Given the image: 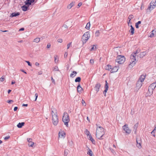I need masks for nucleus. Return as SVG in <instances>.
<instances>
[{
    "mask_svg": "<svg viewBox=\"0 0 156 156\" xmlns=\"http://www.w3.org/2000/svg\"><path fill=\"white\" fill-rule=\"evenodd\" d=\"M142 85V83L140 81H137L136 83V87L138 89H140Z\"/></svg>",
    "mask_w": 156,
    "mask_h": 156,
    "instance_id": "12",
    "label": "nucleus"
},
{
    "mask_svg": "<svg viewBox=\"0 0 156 156\" xmlns=\"http://www.w3.org/2000/svg\"><path fill=\"white\" fill-rule=\"evenodd\" d=\"M87 154L90 156L93 155V152L90 149H89L87 152Z\"/></svg>",
    "mask_w": 156,
    "mask_h": 156,
    "instance_id": "36",
    "label": "nucleus"
},
{
    "mask_svg": "<svg viewBox=\"0 0 156 156\" xmlns=\"http://www.w3.org/2000/svg\"><path fill=\"white\" fill-rule=\"evenodd\" d=\"M62 121L66 127L68 126V123L69 121V116L66 112L64 113L62 117Z\"/></svg>",
    "mask_w": 156,
    "mask_h": 156,
    "instance_id": "2",
    "label": "nucleus"
},
{
    "mask_svg": "<svg viewBox=\"0 0 156 156\" xmlns=\"http://www.w3.org/2000/svg\"><path fill=\"white\" fill-rule=\"evenodd\" d=\"M146 54V51H143L141 52L139 54V56L140 58H143Z\"/></svg>",
    "mask_w": 156,
    "mask_h": 156,
    "instance_id": "18",
    "label": "nucleus"
},
{
    "mask_svg": "<svg viewBox=\"0 0 156 156\" xmlns=\"http://www.w3.org/2000/svg\"><path fill=\"white\" fill-rule=\"evenodd\" d=\"M137 143L136 146L139 148H140L142 147L141 145V141L140 140H138L137 138H136Z\"/></svg>",
    "mask_w": 156,
    "mask_h": 156,
    "instance_id": "13",
    "label": "nucleus"
},
{
    "mask_svg": "<svg viewBox=\"0 0 156 156\" xmlns=\"http://www.w3.org/2000/svg\"><path fill=\"white\" fill-rule=\"evenodd\" d=\"M90 23H88L85 27V28L87 29V30H89L90 29Z\"/></svg>",
    "mask_w": 156,
    "mask_h": 156,
    "instance_id": "34",
    "label": "nucleus"
},
{
    "mask_svg": "<svg viewBox=\"0 0 156 156\" xmlns=\"http://www.w3.org/2000/svg\"><path fill=\"white\" fill-rule=\"evenodd\" d=\"M25 124L24 122H19L17 125V127L19 128H21Z\"/></svg>",
    "mask_w": 156,
    "mask_h": 156,
    "instance_id": "21",
    "label": "nucleus"
},
{
    "mask_svg": "<svg viewBox=\"0 0 156 156\" xmlns=\"http://www.w3.org/2000/svg\"><path fill=\"white\" fill-rule=\"evenodd\" d=\"M58 118L57 115V110H55V113L52 115V120L53 124L55 126H56L58 122Z\"/></svg>",
    "mask_w": 156,
    "mask_h": 156,
    "instance_id": "1",
    "label": "nucleus"
},
{
    "mask_svg": "<svg viewBox=\"0 0 156 156\" xmlns=\"http://www.w3.org/2000/svg\"><path fill=\"white\" fill-rule=\"evenodd\" d=\"M88 38H86L85 37L82 36V41L83 43H86L88 40Z\"/></svg>",
    "mask_w": 156,
    "mask_h": 156,
    "instance_id": "24",
    "label": "nucleus"
},
{
    "mask_svg": "<svg viewBox=\"0 0 156 156\" xmlns=\"http://www.w3.org/2000/svg\"><path fill=\"white\" fill-rule=\"evenodd\" d=\"M107 90L105 89V90L104 91L103 93L104 95V96L105 97L106 96V93L107 92Z\"/></svg>",
    "mask_w": 156,
    "mask_h": 156,
    "instance_id": "46",
    "label": "nucleus"
},
{
    "mask_svg": "<svg viewBox=\"0 0 156 156\" xmlns=\"http://www.w3.org/2000/svg\"><path fill=\"white\" fill-rule=\"evenodd\" d=\"M68 154V151H66V150H65V151H64V155L65 156H66Z\"/></svg>",
    "mask_w": 156,
    "mask_h": 156,
    "instance_id": "51",
    "label": "nucleus"
},
{
    "mask_svg": "<svg viewBox=\"0 0 156 156\" xmlns=\"http://www.w3.org/2000/svg\"><path fill=\"white\" fill-rule=\"evenodd\" d=\"M101 85L100 83H97V84L95 85V86L94 87V88L97 91V92H98V91L99 90V89L100 87H101Z\"/></svg>",
    "mask_w": 156,
    "mask_h": 156,
    "instance_id": "9",
    "label": "nucleus"
},
{
    "mask_svg": "<svg viewBox=\"0 0 156 156\" xmlns=\"http://www.w3.org/2000/svg\"><path fill=\"white\" fill-rule=\"evenodd\" d=\"M51 80L53 83H55V80H54L53 79L52 77H51Z\"/></svg>",
    "mask_w": 156,
    "mask_h": 156,
    "instance_id": "61",
    "label": "nucleus"
},
{
    "mask_svg": "<svg viewBox=\"0 0 156 156\" xmlns=\"http://www.w3.org/2000/svg\"><path fill=\"white\" fill-rule=\"evenodd\" d=\"M112 69V66L109 65H108L105 67V69L108 70H110V69L111 70Z\"/></svg>",
    "mask_w": 156,
    "mask_h": 156,
    "instance_id": "28",
    "label": "nucleus"
},
{
    "mask_svg": "<svg viewBox=\"0 0 156 156\" xmlns=\"http://www.w3.org/2000/svg\"><path fill=\"white\" fill-rule=\"evenodd\" d=\"M151 2L153 3L154 4H156V1L155 0H153Z\"/></svg>",
    "mask_w": 156,
    "mask_h": 156,
    "instance_id": "64",
    "label": "nucleus"
},
{
    "mask_svg": "<svg viewBox=\"0 0 156 156\" xmlns=\"http://www.w3.org/2000/svg\"><path fill=\"white\" fill-rule=\"evenodd\" d=\"M82 5V3L81 2H80L79 3L78 5V8H79Z\"/></svg>",
    "mask_w": 156,
    "mask_h": 156,
    "instance_id": "58",
    "label": "nucleus"
},
{
    "mask_svg": "<svg viewBox=\"0 0 156 156\" xmlns=\"http://www.w3.org/2000/svg\"><path fill=\"white\" fill-rule=\"evenodd\" d=\"M96 48V47L95 46V45H93L92 46V47L91 48V49H90V51H93L94 50V48Z\"/></svg>",
    "mask_w": 156,
    "mask_h": 156,
    "instance_id": "42",
    "label": "nucleus"
},
{
    "mask_svg": "<svg viewBox=\"0 0 156 156\" xmlns=\"http://www.w3.org/2000/svg\"><path fill=\"white\" fill-rule=\"evenodd\" d=\"M153 90L150 87L148 88V90L146 94L147 96H150L153 94Z\"/></svg>",
    "mask_w": 156,
    "mask_h": 156,
    "instance_id": "8",
    "label": "nucleus"
},
{
    "mask_svg": "<svg viewBox=\"0 0 156 156\" xmlns=\"http://www.w3.org/2000/svg\"><path fill=\"white\" fill-rule=\"evenodd\" d=\"M150 6H149L147 8V10L149 9L150 10H153L155 8L156 6V4H154L153 3L151 2L150 4Z\"/></svg>",
    "mask_w": 156,
    "mask_h": 156,
    "instance_id": "7",
    "label": "nucleus"
},
{
    "mask_svg": "<svg viewBox=\"0 0 156 156\" xmlns=\"http://www.w3.org/2000/svg\"><path fill=\"white\" fill-rule=\"evenodd\" d=\"M105 90H108V83H107L106 80L105 81Z\"/></svg>",
    "mask_w": 156,
    "mask_h": 156,
    "instance_id": "32",
    "label": "nucleus"
},
{
    "mask_svg": "<svg viewBox=\"0 0 156 156\" xmlns=\"http://www.w3.org/2000/svg\"><path fill=\"white\" fill-rule=\"evenodd\" d=\"M77 73L76 71H73L72 73L70 75V77L72 78L74 77L76 75Z\"/></svg>",
    "mask_w": 156,
    "mask_h": 156,
    "instance_id": "20",
    "label": "nucleus"
},
{
    "mask_svg": "<svg viewBox=\"0 0 156 156\" xmlns=\"http://www.w3.org/2000/svg\"><path fill=\"white\" fill-rule=\"evenodd\" d=\"M35 65L37 66H38L39 65V63L37 62H36L35 63Z\"/></svg>",
    "mask_w": 156,
    "mask_h": 156,
    "instance_id": "63",
    "label": "nucleus"
},
{
    "mask_svg": "<svg viewBox=\"0 0 156 156\" xmlns=\"http://www.w3.org/2000/svg\"><path fill=\"white\" fill-rule=\"evenodd\" d=\"M83 36L86 37V38H88V39L90 37V35L88 32H85Z\"/></svg>",
    "mask_w": 156,
    "mask_h": 156,
    "instance_id": "23",
    "label": "nucleus"
},
{
    "mask_svg": "<svg viewBox=\"0 0 156 156\" xmlns=\"http://www.w3.org/2000/svg\"><path fill=\"white\" fill-rule=\"evenodd\" d=\"M52 109H51V115L52 116V115H54V114L55 113V110H56L55 108H53V110Z\"/></svg>",
    "mask_w": 156,
    "mask_h": 156,
    "instance_id": "43",
    "label": "nucleus"
},
{
    "mask_svg": "<svg viewBox=\"0 0 156 156\" xmlns=\"http://www.w3.org/2000/svg\"><path fill=\"white\" fill-rule=\"evenodd\" d=\"M22 9L23 11H26L28 8V7L26 6L25 5H23L22 7Z\"/></svg>",
    "mask_w": 156,
    "mask_h": 156,
    "instance_id": "30",
    "label": "nucleus"
},
{
    "mask_svg": "<svg viewBox=\"0 0 156 156\" xmlns=\"http://www.w3.org/2000/svg\"><path fill=\"white\" fill-rule=\"evenodd\" d=\"M35 0H27L25 2V5L29 6L31 5L32 3L34 2Z\"/></svg>",
    "mask_w": 156,
    "mask_h": 156,
    "instance_id": "10",
    "label": "nucleus"
},
{
    "mask_svg": "<svg viewBox=\"0 0 156 156\" xmlns=\"http://www.w3.org/2000/svg\"><path fill=\"white\" fill-rule=\"evenodd\" d=\"M59 137L64 138L66 136V133L64 132H59L58 133Z\"/></svg>",
    "mask_w": 156,
    "mask_h": 156,
    "instance_id": "14",
    "label": "nucleus"
},
{
    "mask_svg": "<svg viewBox=\"0 0 156 156\" xmlns=\"http://www.w3.org/2000/svg\"><path fill=\"white\" fill-rule=\"evenodd\" d=\"M125 61V58L123 55H119L115 59V62L120 64L123 63Z\"/></svg>",
    "mask_w": 156,
    "mask_h": 156,
    "instance_id": "3",
    "label": "nucleus"
},
{
    "mask_svg": "<svg viewBox=\"0 0 156 156\" xmlns=\"http://www.w3.org/2000/svg\"><path fill=\"white\" fill-rule=\"evenodd\" d=\"M42 71H40L39 72H38V75H41V74H42Z\"/></svg>",
    "mask_w": 156,
    "mask_h": 156,
    "instance_id": "59",
    "label": "nucleus"
},
{
    "mask_svg": "<svg viewBox=\"0 0 156 156\" xmlns=\"http://www.w3.org/2000/svg\"><path fill=\"white\" fill-rule=\"evenodd\" d=\"M129 31L130 32L131 34L132 35L134 33V28L132 25L130 26V29Z\"/></svg>",
    "mask_w": 156,
    "mask_h": 156,
    "instance_id": "22",
    "label": "nucleus"
},
{
    "mask_svg": "<svg viewBox=\"0 0 156 156\" xmlns=\"http://www.w3.org/2000/svg\"><path fill=\"white\" fill-rule=\"evenodd\" d=\"M141 23V21H138L135 24V26L136 28H139V25Z\"/></svg>",
    "mask_w": 156,
    "mask_h": 156,
    "instance_id": "33",
    "label": "nucleus"
},
{
    "mask_svg": "<svg viewBox=\"0 0 156 156\" xmlns=\"http://www.w3.org/2000/svg\"><path fill=\"white\" fill-rule=\"evenodd\" d=\"M62 39H58L57 41L58 42L62 43Z\"/></svg>",
    "mask_w": 156,
    "mask_h": 156,
    "instance_id": "50",
    "label": "nucleus"
},
{
    "mask_svg": "<svg viewBox=\"0 0 156 156\" xmlns=\"http://www.w3.org/2000/svg\"><path fill=\"white\" fill-rule=\"evenodd\" d=\"M74 5V3L73 2H71L67 6V8L68 9H70Z\"/></svg>",
    "mask_w": 156,
    "mask_h": 156,
    "instance_id": "27",
    "label": "nucleus"
},
{
    "mask_svg": "<svg viewBox=\"0 0 156 156\" xmlns=\"http://www.w3.org/2000/svg\"><path fill=\"white\" fill-rule=\"evenodd\" d=\"M136 53L131 54L130 56V61L129 65H131L132 67L134 66L136 63L135 62L136 61Z\"/></svg>",
    "mask_w": 156,
    "mask_h": 156,
    "instance_id": "4",
    "label": "nucleus"
},
{
    "mask_svg": "<svg viewBox=\"0 0 156 156\" xmlns=\"http://www.w3.org/2000/svg\"><path fill=\"white\" fill-rule=\"evenodd\" d=\"M97 126V127L96 131L105 132L104 129L101 126H98L97 125H96Z\"/></svg>",
    "mask_w": 156,
    "mask_h": 156,
    "instance_id": "11",
    "label": "nucleus"
},
{
    "mask_svg": "<svg viewBox=\"0 0 156 156\" xmlns=\"http://www.w3.org/2000/svg\"><path fill=\"white\" fill-rule=\"evenodd\" d=\"M89 140L92 142L93 144H94L95 143V140L93 138L91 135H90L89 136Z\"/></svg>",
    "mask_w": 156,
    "mask_h": 156,
    "instance_id": "29",
    "label": "nucleus"
},
{
    "mask_svg": "<svg viewBox=\"0 0 156 156\" xmlns=\"http://www.w3.org/2000/svg\"><path fill=\"white\" fill-rule=\"evenodd\" d=\"M13 101L12 100H8L7 101V102L9 103H10L11 102H13Z\"/></svg>",
    "mask_w": 156,
    "mask_h": 156,
    "instance_id": "56",
    "label": "nucleus"
},
{
    "mask_svg": "<svg viewBox=\"0 0 156 156\" xmlns=\"http://www.w3.org/2000/svg\"><path fill=\"white\" fill-rule=\"evenodd\" d=\"M154 83H153L148 87H150L152 89V90H154L155 87H156V86L154 84Z\"/></svg>",
    "mask_w": 156,
    "mask_h": 156,
    "instance_id": "25",
    "label": "nucleus"
},
{
    "mask_svg": "<svg viewBox=\"0 0 156 156\" xmlns=\"http://www.w3.org/2000/svg\"><path fill=\"white\" fill-rule=\"evenodd\" d=\"M69 143L71 146H73V143L72 141H71L70 142H69Z\"/></svg>",
    "mask_w": 156,
    "mask_h": 156,
    "instance_id": "55",
    "label": "nucleus"
},
{
    "mask_svg": "<svg viewBox=\"0 0 156 156\" xmlns=\"http://www.w3.org/2000/svg\"><path fill=\"white\" fill-rule=\"evenodd\" d=\"M34 144V143L33 142H31L30 143H29L28 146L29 147H33Z\"/></svg>",
    "mask_w": 156,
    "mask_h": 156,
    "instance_id": "41",
    "label": "nucleus"
},
{
    "mask_svg": "<svg viewBox=\"0 0 156 156\" xmlns=\"http://www.w3.org/2000/svg\"><path fill=\"white\" fill-rule=\"evenodd\" d=\"M105 134V132L96 131V137L99 140H102V136Z\"/></svg>",
    "mask_w": 156,
    "mask_h": 156,
    "instance_id": "5",
    "label": "nucleus"
},
{
    "mask_svg": "<svg viewBox=\"0 0 156 156\" xmlns=\"http://www.w3.org/2000/svg\"><path fill=\"white\" fill-rule=\"evenodd\" d=\"M24 30V28H21L19 30V31H23Z\"/></svg>",
    "mask_w": 156,
    "mask_h": 156,
    "instance_id": "62",
    "label": "nucleus"
},
{
    "mask_svg": "<svg viewBox=\"0 0 156 156\" xmlns=\"http://www.w3.org/2000/svg\"><path fill=\"white\" fill-rule=\"evenodd\" d=\"M138 125H139L138 122H137V123H136L135 124L134 126H133V128L134 130L135 131L134 132H135V133H136V130L138 126Z\"/></svg>",
    "mask_w": 156,
    "mask_h": 156,
    "instance_id": "26",
    "label": "nucleus"
},
{
    "mask_svg": "<svg viewBox=\"0 0 156 156\" xmlns=\"http://www.w3.org/2000/svg\"><path fill=\"white\" fill-rule=\"evenodd\" d=\"M26 62L27 63L28 65L29 66H31V63L29 61H26Z\"/></svg>",
    "mask_w": 156,
    "mask_h": 156,
    "instance_id": "52",
    "label": "nucleus"
},
{
    "mask_svg": "<svg viewBox=\"0 0 156 156\" xmlns=\"http://www.w3.org/2000/svg\"><path fill=\"white\" fill-rule=\"evenodd\" d=\"M71 44H72L71 42L69 43V44H67V49H68L71 46Z\"/></svg>",
    "mask_w": 156,
    "mask_h": 156,
    "instance_id": "44",
    "label": "nucleus"
},
{
    "mask_svg": "<svg viewBox=\"0 0 156 156\" xmlns=\"http://www.w3.org/2000/svg\"><path fill=\"white\" fill-rule=\"evenodd\" d=\"M81 78L80 77H78L75 79V81L76 82H79L81 81Z\"/></svg>",
    "mask_w": 156,
    "mask_h": 156,
    "instance_id": "31",
    "label": "nucleus"
},
{
    "mask_svg": "<svg viewBox=\"0 0 156 156\" xmlns=\"http://www.w3.org/2000/svg\"><path fill=\"white\" fill-rule=\"evenodd\" d=\"M85 133L87 135V136H90V135H91L90 134L89 131L87 129H86Z\"/></svg>",
    "mask_w": 156,
    "mask_h": 156,
    "instance_id": "39",
    "label": "nucleus"
},
{
    "mask_svg": "<svg viewBox=\"0 0 156 156\" xmlns=\"http://www.w3.org/2000/svg\"><path fill=\"white\" fill-rule=\"evenodd\" d=\"M38 96V94L37 93H36L35 95V100H34V101H36Z\"/></svg>",
    "mask_w": 156,
    "mask_h": 156,
    "instance_id": "45",
    "label": "nucleus"
},
{
    "mask_svg": "<svg viewBox=\"0 0 156 156\" xmlns=\"http://www.w3.org/2000/svg\"><path fill=\"white\" fill-rule=\"evenodd\" d=\"M51 47V44L50 43H48L47 45V48H50Z\"/></svg>",
    "mask_w": 156,
    "mask_h": 156,
    "instance_id": "53",
    "label": "nucleus"
},
{
    "mask_svg": "<svg viewBox=\"0 0 156 156\" xmlns=\"http://www.w3.org/2000/svg\"><path fill=\"white\" fill-rule=\"evenodd\" d=\"M100 35V32L99 30H97L95 33L96 37H98Z\"/></svg>",
    "mask_w": 156,
    "mask_h": 156,
    "instance_id": "38",
    "label": "nucleus"
},
{
    "mask_svg": "<svg viewBox=\"0 0 156 156\" xmlns=\"http://www.w3.org/2000/svg\"><path fill=\"white\" fill-rule=\"evenodd\" d=\"M20 15V13L19 12L12 13L10 16V17H12L14 16H19Z\"/></svg>",
    "mask_w": 156,
    "mask_h": 156,
    "instance_id": "16",
    "label": "nucleus"
},
{
    "mask_svg": "<svg viewBox=\"0 0 156 156\" xmlns=\"http://www.w3.org/2000/svg\"><path fill=\"white\" fill-rule=\"evenodd\" d=\"M118 70V67L117 66H114L111 70V73H112L117 72Z\"/></svg>",
    "mask_w": 156,
    "mask_h": 156,
    "instance_id": "15",
    "label": "nucleus"
},
{
    "mask_svg": "<svg viewBox=\"0 0 156 156\" xmlns=\"http://www.w3.org/2000/svg\"><path fill=\"white\" fill-rule=\"evenodd\" d=\"M53 71H58L60 72V71L59 70L57 66H55L52 69Z\"/></svg>",
    "mask_w": 156,
    "mask_h": 156,
    "instance_id": "35",
    "label": "nucleus"
},
{
    "mask_svg": "<svg viewBox=\"0 0 156 156\" xmlns=\"http://www.w3.org/2000/svg\"><path fill=\"white\" fill-rule=\"evenodd\" d=\"M5 77H4V76H3L1 77V78H0V81L2 82L4 81L5 80Z\"/></svg>",
    "mask_w": 156,
    "mask_h": 156,
    "instance_id": "47",
    "label": "nucleus"
},
{
    "mask_svg": "<svg viewBox=\"0 0 156 156\" xmlns=\"http://www.w3.org/2000/svg\"><path fill=\"white\" fill-rule=\"evenodd\" d=\"M9 138H10V136H5L4 138V140H7V139H8Z\"/></svg>",
    "mask_w": 156,
    "mask_h": 156,
    "instance_id": "54",
    "label": "nucleus"
},
{
    "mask_svg": "<svg viewBox=\"0 0 156 156\" xmlns=\"http://www.w3.org/2000/svg\"><path fill=\"white\" fill-rule=\"evenodd\" d=\"M57 55H55L54 56V58H55V63H56L57 62H56V58H57Z\"/></svg>",
    "mask_w": 156,
    "mask_h": 156,
    "instance_id": "57",
    "label": "nucleus"
},
{
    "mask_svg": "<svg viewBox=\"0 0 156 156\" xmlns=\"http://www.w3.org/2000/svg\"><path fill=\"white\" fill-rule=\"evenodd\" d=\"M83 88L81 87L80 84H79L77 87V90L78 92H81Z\"/></svg>",
    "mask_w": 156,
    "mask_h": 156,
    "instance_id": "19",
    "label": "nucleus"
},
{
    "mask_svg": "<svg viewBox=\"0 0 156 156\" xmlns=\"http://www.w3.org/2000/svg\"><path fill=\"white\" fill-rule=\"evenodd\" d=\"M134 17V16L133 15H130L129 16V17H128V19H129V22Z\"/></svg>",
    "mask_w": 156,
    "mask_h": 156,
    "instance_id": "40",
    "label": "nucleus"
},
{
    "mask_svg": "<svg viewBox=\"0 0 156 156\" xmlns=\"http://www.w3.org/2000/svg\"><path fill=\"white\" fill-rule=\"evenodd\" d=\"M40 41V38L38 37H37L34 39V41L36 43H38Z\"/></svg>",
    "mask_w": 156,
    "mask_h": 156,
    "instance_id": "37",
    "label": "nucleus"
},
{
    "mask_svg": "<svg viewBox=\"0 0 156 156\" xmlns=\"http://www.w3.org/2000/svg\"><path fill=\"white\" fill-rule=\"evenodd\" d=\"M27 141L29 143H30L31 142H33L32 141V139L31 138H27Z\"/></svg>",
    "mask_w": 156,
    "mask_h": 156,
    "instance_id": "48",
    "label": "nucleus"
},
{
    "mask_svg": "<svg viewBox=\"0 0 156 156\" xmlns=\"http://www.w3.org/2000/svg\"><path fill=\"white\" fill-rule=\"evenodd\" d=\"M94 62L93 59H91L90 60V63L92 65H93L94 63Z\"/></svg>",
    "mask_w": 156,
    "mask_h": 156,
    "instance_id": "49",
    "label": "nucleus"
},
{
    "mask_svg": "<svg viewBox=\"0 0 156 156\" xmlns=\"http://www.w3.org/2000/svg\"><path fill=\"white\" fill-rule=\"evenodd\" d=\"M18 109V107H14V111H16Z\"/></svg>",
    "mask_w": 156,
    "mask_h": 156,
    "instance_id": "60",
    "label": "nucleus"
},
{
    "mask_svg": "<svg viewBox=\"0 0 156 156\" xmlns=\"http://www.w3.org/2000/svg\"><path fill=\"white\" fill-rule=\"evenodd\" d=\"M123 130L125 131L127 134H129L131 133V130L129 129L128 127V125L126 124L122 127Z\"/></svg>",
    "mask_w": 156,
    "mask_h": 156,
    "instance_id": "6",
    "label": "nucleus"
},
{
    "mask_svg": "<svg viewBox=\"0 0 156 156\" xmlns=\"http://www.w3.org/2000/svg\"><path fill=\"white\" fill-rule=\"evenodd\" d=\"M146 77V76L144 75H141L138 81H140L142 83L144 81V79Z\"/></svg>",
    "mask_w": 156,
    "mask_h": 156,
    "instance_id": "17",
    "label": "nucleus"
}]
</instances>
